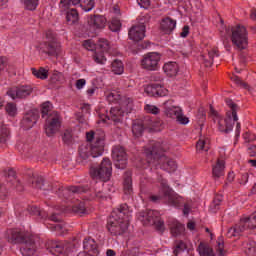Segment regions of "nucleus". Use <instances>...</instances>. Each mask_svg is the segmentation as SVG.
Instances as JSON below:
<instances>
[{
  "instance_id": "nucleus-35",
  "label": "nucleus",
  "mask_w": 256,
  "mask_h": 256,
  "mask_svg": "<svg viewBox=\"0 0 256 256\" xmlns=\"http://www.w3.org/2000/svg\"><path fill=\"white\" fill-rule=\"evenodd\" d=\"M243 251L245 255L256 256V242L253 240H248L243 242Z\"/></svg>"
},
{
  "instance_id": "nucleus-13",
  "label": "nucleus",
  "mask_w": 256,
  "mask_h": 256,
  "mask_svg": "<svg viewBox=\"0 0 256 256\" xmlns=\"http://www.w3.org/2000/svg\"><path fill=\"white\" fill-rule=\"evenodd\" d=\"M144 217L145 225H154L156 231L163 233L165 231V222L161 219V214L157 210H147Z\"/></svg>"
},
{
  "instance_id": "nucleus-36",
  "label": "nucleus",
  "mask_w": 256,
  "mask_h": 256,
  "mask_svg": "<svg viewBox=\"0 0 256 256\" xmlns=\"http://www.w3.org/2000/svg\"><path fill=\"white\" fill-rule=\"evenodd\" d=\"M170 231L173 237H179V235H183L185 233V225L181 224L180 222L175 221L170 226Z\"/></svg>"
},
{
  "instance_id": "nucleus-25",
  "label": "nucleus",
  "mask_w": 256,
  "mask_h": 256,
  "mask_svg": "<svg viewBox=\"0 0 256 256\" xmlns=\"http://www.w3.org/2000/svg\"><path fill=\"white\" fill-rule=\"evenodd\" d=\"M88 25L92 29H105V26L107 25V18L103 15H91L88 18Z\"/></svg>"
},
{
  "instance_id": "nucleus-47",
  "label": "nucleus",
  "mask_w": 256,
  "mask_h": 256,
  "mask_svg": "<svg viewBox=\"0 0 256 256\" xmlns=\"http://www.w3.org/2000/svg\"><path fill=\"white\" fill-rule=\"evenodd\" d=\"M183 111V109L179 107H171L166 109V115L170 117V119H177L180 112Z\"/></svg>"
},
{
  "instance_id": "nucleus-43",
  "label": "nucleus",
  "mask_w": 256,
  "mask_h": 256,
  "mask_svg": "<svg viewBox=\"0 0 256 256\" xmlns=\"http://www.w3.org/2000/svg\"><path fill=\"white\" fill-rule=\"evenodd\" d=\"M29 183H31L34 189H43L45 180L41 176H33L32 178L29 179Z\"/></svg>"
},
{
  "instance_id": "nucleus-24",
  "label": "nucleus",
  "mask_w": 256,
  "mask_h": 256,
  "mask_svg": "<svg viewBox=\"0 0 256 256\" xmlns=\"http://www.w3.org/2000/svg\"><path fill=\"white\" fill-rule=\"evenodd\" d=\"M144 91L149 97H165L167 95V89L160 84H149Z\"/></svg>"
},
{
  "instance_id": "nucleus-29",
  "label": "nucleus",
  "mask_w": 256,
  "mask_h": 256,
  "mask_svg": "<svg viewBox=\"0 0 256 256\" xmlns=\"http://www.w3.org/2000/svg\"><path fill=\"white\" fill-rule=\"evenodd\" d=\"M219 57V50L212 49L208 51L207 54H204L201 56V59L205 65V67H212L213 61H215V58Z\"/></svg>"
},
{
  "instance_id": "nucleus-8",
  "label": "nucleus",
  "mask_w": 256,
  "mask_h": 256,
  "mask_svg": "<svg viewBox=\"0 0 256 256\" xmlns=\"http://www.w3.org/2000/svg\"><path fill=\"white\" fill-rule=\"evenodd\" d=\"M247 229H256V212L242 218L238 224L231 227L227 231V237L229 239H232V237H240L241 233L247 231Z\"/></svg>"
},
{
  "instance_id": "nucleus-16",
  "label": "nucleus",
  "mask_w": 256,
  "mask_h": 256,
  "mask_svg": "<svg viewBox=\"0 0 256 256\" xmlns=\"http://www.w3.org/2000/svg\"><path fill=\"white\" fill-rule=\"evenodd\" d=\"M159 61H161V56L157 52H149L144 55L141 60V66L146 71H157L159 69Z\"/></svg>"
},
{
  "instance_id": "nucleus-42",
  "label": "nucleus",
  "mask_w": 256,
  "mask_h": 256,
  "mask_svg": "<svg viewBox=\"0 0 256 256\" xmlns=\"http://www.w3.org/2000/svg\"><path fill=\"white\" fill-rule=\"evenodd\" d=\"M79 156L83 161H87L91 157V147L89 145L82 144L79 147Z\"/></svg>"
},
{
  "instance_id": "nucleus-19",
  "label": "nucleus",
  "mask_w": 256,
  "mask_h": 256,
  "mask_svg": "<svg viewBox=\"0 0 256 256\" xmlns=\"http://www.w3.org/2000/svg\"><path fill=\"white\" fill-rule=\"evenodd\" d=\"M125 116V111L119 107H113L110 111H106V114H100L102 121H112L114 125H121L123 123V117Z\"/></svg>"
},
{
  "instance_id": "nucleus-45",
  "label": "nucleus",
  "mask_w": 256,
  "mask_h": 256,
  "mask_svg": "<svg viewBox=\"0 0 256 256\" xmlns=\"http://www.w3.org/2000/svg\"><path fill=\"white\" fill-rule=\"evenodd\" d=\"M97 47H98V51L109 53V49H111V44L109 43V40L105 38H100L98 40Z\"/></svg>"
},
{
  "instance_id": "nucleus-34",
  "label": "nucleus",
  "mask_w": 256,
  "mask_h": 256,
  "mask_svg": "<svg viewBox=\"0 0 256 256\" xmlns=\"http://www.w3.org/2000/svg\"><path fill=\"white\" fill-rule=\"evenodd\" d=\"M27 211L39 219H47L49 217V214L45 210L37 207L36 205L28 206Z\"/></svg>"
},
{
  "instance_id": "nucleus-15",
  "label": "nucleus",
  "mask_w": 256,
  "mask_h": 256,
  "mask_svg": "<svg viewBox=\"0 0 256 256\" xmlns=\"http://www.w3.org/2000/svg\"><path fill=\"white\" fill-rule=\"evenodd\" d=\"M150 201H152V203H160V201H166L168 205H171L172 207H179L181 204V199L177 196L171 195V190H168L167 192L159 191L158 194L151 195Z\"/></svg>"
},
{
  "instance_id": "nucleus-41",
  "label": "nucleus",
  "mask_w": 256,
  "mask_h": 256,
  "mask_svg": "<svg viewBox=\"0 0 256 256\" xmlns=\"http://www.w3.org/2000/svg\"><path fill=\"white\" fill-rule=\"evenodd\" d=\"M106 52H102L100 50H97L93 54V60L97 65H105L107 63V57L105 56Z\"/></svg>"
},
{
  "instance_id": "nucleus-23",
  "label": "nucleus",
  "mask_w": 256,
  "mask_h": 256,
  "mask_svg": "<svg viewBox=\"0 0 256 256\" xmlns=\"http://www.w3.org/2000/svg\"><path fill=\"white\" fill-rule=\"evenodd\" d=\"M6 179H7V187H10L11 189H16V191H23V184L17 179V174L15 173V170L9 169L6 173Z\"/></svg>"
},
{
  "instance_id": "nucleus-11",
  "label": "nucleus",
  "mask_w": 256,
  "mask_h": 256,
  "mask_svg": "<svg viewBox=\"0 0 256 256\" xmlns=\"http://www.w3.org/2000/svg\"><path fill=\"white\" fill-rule=\"evenodd\" d=\"M48 251L52 255H67L73 251V244L67 241L51 240L48 242Z\"/></svg>"
},
{
  "instance_id": "nucleus-12",
  "label": "nucleus",
  "mask_w": 256,
  "mask_h": 256,
  "mask_svg": "<svg viewBox=\"0 0 256 256\" xmlns=\"http://www.w3.org/2000/svg\"><path fill=\"white\" fill-rule=\"evenodd\" d=\"M44 129L47 137H53L61 129V115L58 112L50 113L47 116Z\"/></svg>"
},
{
  "instance_id": "nucleus-44",
  "label": "nucleus",
  "mask_w": 256,
  "mask_h": 256,
  "mask_svg": "<svg viewBox=\"0 0 256 256\" xmlns=\"http://www.w3.org/2000/svg\"><path fill=\"white\" fill-rule=\"evenodd\" d=\"M22 3L26 11H36L39 7V0H22Z\"/></svg>"
},
{
  "instance_id": "nucleus-52",
  "label": "nucleus",
  "mask_w": 256,
  "mask_h": 256,
  "mask_svg": "<svg viewBox=\"0 0 256 256\" xmlns=\"http://www.w3.org/2000/svg\"><path fill=\"white\" fill-rule=\"evenodd\" d=\"M217 253L219 256H225V242L223 236L218 237L217 239Z\"/></svg>"
},
{
  "instance_id": "nucleus-5",
  "label": "nucleus",
  "mask_w": 256,
  "mask_h": 256,
  "mask_svg": "<svg viewBox=\"0 0 256 256\" xmlns=\"http://www.w3.org/2000/svg\"><path fill=\"white\" fill-rule=\"evenodd\" d=\"M8 241L14 245L19 243L20 253L23 256H33L35 251H37V246L35 245V238L32 235L25 234L18 229H11L8 231Z\"/></svg>"
},
{
  "instance_id": "nucleus-9",
  "label": "nucleus",
  "mask_w": 256,
  "mask_h": 256,
  "mask_svg": "<svg viewBox=\"0 0 256 256\" xmlns=\"http://www.w3.org/2000/svg\"><path fill=\"white\" fill-rule=\"evenodd\" d=\"M60 44L57 41V34L53 30H47L45 33V41L40 43V51L53 57L57 55L59 51Z\"/></svg>"
},
{
  "instance_id": "nucleus-56",
  "label": "nucleus",
  "mask_w": 256,
  "mask_h": 256,
  "mask_svg": "<svg viewBox=\"0 0 256 256\" xmlns=\"http://www.w3.org/2000/svg\"><path fill=\"white\" fill-rule=\"evenodd\" d=\"M177 123L180 125H187L189 123V117L183 115V110H181L180 114H178V117H176Z\"/></svg>"
},
{
  "instance_id": "nucleus-17",
  "label": "nucleus",
  "mask_w": 256,
  "mask_h": 256,
  "mask_svg": "<svg viewBox=\"0 0 256 256\" xmlns=\"http://www.w3.org/2000/svg\"><path fill=\"white\" fill-rule=\"evenodd\" d=\"M155 127V122L150 116H146L143 120H135L132 125V133L134 137H141L145 129Z\"/></svg>"
},
{
  "instance_id": "nucleus-46",
  "label": "nucleus",
  "mask_w": 256,
  "mask_h": 256,
  "mask_svg": "<svg viewBox=\"0 0 256 256\" xmlns=\"http://www.w3.org/2000/svg\"><path fill=\"white\" fill-rule=\"evenodd\" d=\"M222 202H223V196H220V195L215 196L212 203L210 204V211L212 213H217V211H219V207H221Z\"/></svg>"
},
{
  "instance_id": "nucleus-38",
  "label": "nucleus",
  "mask_w": 256,
  "mask_h": 256,
  "mask_svg": "<svg viewBox=\"0 0 256 256\" xmlns=\"http://www.w3.org/2000/svg\"><path fill=\"white\" fill-rule=\"evenodd\" d=\"M31 71H32V75H34L36 79H41L42 81H45V79L49 77V70L43 67H40L39 69L32 68Z\"/></svg>"
},
{
  "instance_id": "nucleus-61",
  "label": "nucleus",
  "mask_w": 256,
  "mask_h": 256,
  "mask_svg": "<svg viewBox=\"0 0 256 256\" xmlns=\"http://www.w3.org/2000/svg\"><path fill=\"white\" fill-rule=\"evenodd\" d=\"M185 249H187V244H185V242L180 240L176 243V250L177 251H185Z\"/></svg>"
},
{
  "instance_id": "nucleus-28",
  "label": "nucleus",
  "mask_w": 256,
  "mask_h": 256,
  "mask_svg": "<svg viewBox=\"0 0 256 256\" xmlns=\"http://www.w3.org/2000/svg\"><path fill=\"white\" fill-rule=\"evenodd\" d=\"M225 176V161L217 160L216 164L212 167V177L214 181L221 179Z\"/></svg>"
},
{
  "instance_id": "nucleus-49",
  "label": "nucleus",
  "mask_w": 256,
  "mask_h": 256,
  "mask_svg": "<svg viewBox=\"0 0 256 256\" xmlns=\"http://www.w3.org/2000/svg\"><path fill=\"white\" fill-rule=\"evenodd\" d=\"M144 111L150 115H159V113H161V109L153 104H146L144 106Z\"/></svg>"
},
{
  "instance_id": "nucleus-60",
  "label": "nucleus",
  "mask_w": 256,
  "mask_h": 256,
  "mask_svg": "<svg viewBox=\"0 0 256 256\" xmlns=\"http://www.w3.org/2000/svg\"><path fill=\"white\" fill-rule=\"evenodd\" d=\"M247 153L249 157H256V146L253 144H249L247 146Z\"/></svg>"
},
{
  "instance_id": "nucleus-50",
  "label": "nucleus",
  "mask_w": 256,
  "mask_h": 256,
  "mask_svg": "<svg viewBox=\"0 0 256 256\" xmlns=\"http://www.w3.org/2000/svg\"><path fill=\"white\" fill-rule=\"evenodd\" d=\"M62 141L64 145H73V133L69 130H65L62 135Z\"/></svg>"
},
{
  "instance_id": "nucleus-39",
  "label": "nucleus",
  "mask_w": 256,
  "mask_h": 256,
  "mask_svg": "<svg viewBox=\"0 0 256 256\" xmlns=\"http://www.w3.org/2000/svg\"><path fill=\"white\" fill-rule=\"evenodd\" d=\"M66 21L68 25H75L79 21V12L77 9H71L66 13Z\"/></svg>"
},
{
  "instance_id": "nucleus-22",
  "label": "nucleus",
  "mask_w": 256,
  "mask_h": 256,
  "mask_svg": "<svg viewBox=\"0 0 256 256\" xmlns=\"http://www.w3.org/2000/svg\"><path fill=\"white\" fill-rule=\"evenodd\" d=\"M38 119H39V114L33 111H29L24 115L23 119L21 120L20 126L22 129H24V131H29V129H33Z\"/></svg>"
},
{
  "instance_id": "nucleus-6",
  "label": "nucleus",
  "mask_w": 256,
  "mask_h": 256,
  "mask_svg": "<svg viewBox=\"0 0 256 256\" xmlns=\"http://www.w3.org/2000/svg\"><path fill=\"white\" fill-rule=\"evenodd\" d=\"M86 141L93 142L90 147L91 157H101L105 152V132L103 130L90 131L86 133Z\"/></svg>"
},
{
  "instance_id": "nucleus-18",
  "label": "nucleus",
  "mask_w": 256,
  "mask_h": 256,
  "mask_svg": "<svg viewBox=\"0 0 256 256\" xmlns=\"http://www.w3.org/2000/svg\"><path fill=\"white\" fill-rule=\"evenodd\" d=\"M112 158L114 159L116 169H126L127 152L123 146H114L112 149Z\"/></svg>"
},
{
  "instance_id": "nucleus-20",
  "label": "nucleus",
  "mask_w": 256,
  "mask_h": 256,
  "mask_svg": "<svg viewBox=\"0 0 256 256\" xmlns=\"http://www.w3.org/2000/svg\"><path fill=\"white\" fill-rule=\"evenodd\" d=\"M33 93V87L29 85L19 86L16 88H12L7 91V96L11 97V99H25L29 97Z\"/></svg>"
},
{
  "instance_id": "nucleus-33",
  "label": "nucleus",
  "mask_w": 256,
  "mask_h": 256,
  "mask_svg": "<svg viewBox=\"0 0 256 256\" xmlns=\"http://www.w3.org/2000/svg\"><path fill=\"white\" fill-rule=\"evenodd\" d=\"M196 251L200 256H215L213 248H211L207 242H200Z\"/></svg>"
},
{
  "instance_id": "nucleus-64",
  "label": "nucleus",
  "mask_w": 256,
  "mask_h": 256,
  "mask_svg": "<svg viewBox=\"0 0 256 256\" xmlns=\"http://www.w3.org/2000/svg\"><path fill=\"white\" fill-rule=\"evenodd\" d=\"M189 36V26H184L182 32L180 33V37H188Z\"/></svg>"
},
{
  "instance_id": "nucleus-37",
  "label": "nucleus",
  "mask_w": 256,
  "mask_h": 256,
  "mask_svg": "<svg viewBox=\"0 0 256 256\" xmlns=\"http://www.w3.org/2000/svg\"><path fill=\"white\" fill-rule=\"evenodd\" d=\"M111 71L114 75H122L125 71V67L123 66V62L119 59H115L111 63Z\"/></svg>"
},
{
  "instance_id": "nucleus-40",
  "label": "nucleus",
  "mask_w": 256,
  "mask_h": 256,
  "mask_svg": "<svg viewBox=\"0 0 256 256\" xmlns=\"http://www.w3.org/2000/svg\"><path fill=\"white\" fill-rule=\"evenodd\" d=\"M158 181H159V183H160V185H161L160 191H161L162 193H167V191H170L172 197H177V194H175V191H173V189H171V187H169V184H168V182H167V179L163 178V176H160V177L158 178Z\"/></svg>"
},
{
  "instance_id": "nucleus-7",
  "label": "nucleus",
  "mask_w": 256,
  "mask_h": 256,
  "mask_svg": "<svg viewBox=\"0 0 256 256\" xmlns=\"http://www.w3.org/2000/svg\"><path fill=\"white\" fill-rule=\"evenodd\" d=\"M112 175L113 163L109 158H103L99 167L90 168V177L96 181H103V183H107V181L111 180Z\"/></svg>"
},
{
  "instance_id": "nucleus-10",
  "label": "nucleus",
  "mask_w": 256,
  "mask_h": 256,
  "mask_svg": "<svg viewBox=\"0 0 256 256\" xmlns=\"http://www.w3.org/2000/svg\"><path fill=\"white\" fill-rule=\"evenodd\" d=\"M231 41L238 49H247L249 44V32L242 25H237L231 28Z\"/></svg>"
},
{
  "instance_id": "nucleus-21",
  "label": "nucleus",
  "mask_w": 256,
  "mask_h": 256,
  "mask_svg": "<svg viewBox=\"0 0 256 256\" xmlns=\"http://www.w3.org/2000/svg\"><path fill=\"white\" fill-rule=\"evenodd\" d=\"M128 37L131 41H135L136 43L143 41V39H145V25L138 24L132 26L128 31Z\"/></svg>"
},
{
  "instance_id": "nucleus-32",
  "label": "nucleus",
  "mask_w": 256,
  "mask_h": 256,
  "mask_svg": "<svg viewBox=\"0 0 256 256\" xmlns=\"http://www.w3.org/2000/svg\"><path fill=\"white\" fill-rule=\"evenodd\" d=\"M123 191L125 195H131L133 193V179L131 178V172H125Z\"/></svg>"
},
{
  "instance_id": "nucleus-3",
  "label": "nucleus",
  "mask_w": 256,
  "mask_h": 256,
  "mask_svg": "<svg viewBox=\"0 0 256 256\" xmlns=\"http://www.w3.org/2000/svg\"><path fill=\"white\" fill-rule=\"evenodd\" d=\"M144 154L149 165H160V169L168 173L177 171V162L163 154L160 142H152L150 147L144 149Z\"/></svg>"
},
{
  "instance_id": "nucleus-63",
  "label": "nucleus",
  "mask_w": 256,
  "mask_h": 256,
  "mask_svg": "<svg viewBox=\"0 0 256 256\" xmlns=\"http://www.w3.org/2000/svg\"><path fill=\"white\" fill-rule=\"evenodd\" d=\"M7 195V187L5 185H0V199H5Z\"/></svg>"
},
{
  "instance_id": "nucleus-51",
  "label": "nucleus",
  "mask_w": 256,
  "mask_h": 256,
  "mask_svg": "<svg viewBox=\"0 0 256 256\" xmlns=\"http://www.w3.org/2000/svg\"><path fill=\"white\" fill-rule=\"evenodd\" d=\"M109 29L113 31V33H117V31L121 30V21L119 19L113 18L109 22Z\"/></svg>"
},
{
  "instance_id": "nucleus-30",
  "label": "nucleus",
  "mask_w": 256,
  "mask_h": 256,
  "mask_svg": "<svg viewBox=\"0 0 256 256\" xmlns=\"http://www.w3.org/2000/svg\"><path fill=\"white\" fill-rule=\"evenodd\" d=\"M9 139H11V131L3 124V119L0 116V143L5 145Z\"/></svg>"
},
{
  "instance_id": "nucleus-26",
  "label": "nucleus",
  "mask_w": 256,
  "mask_h": 256,
  "mask_svg": "<svg viewBox=\"0 0 256 256\" xmlns=\"http://www.w3.org/2000/svg\"><path fill=\"white\" fill-rule=\"evenodd\" d=\"M175 27H177V21L173 20L171 17H166L162 19L160 23V29L166 35H171V33L175 31Z\"/></svg>"
},
{
  "instance_id": "nucleus-59",
  "label": "nucleus",
  "mask_w": 256,
  "mask_h": 256,
  "mask_svg": "<svg viewBox=\"0 0 256 256\" xmlns=\"http://www.w3.org/2000/svg\"><path fill=\"white\" fill-rule=\"evenodd\" d=\"M100 199V201H105L107 199V196L104 194L103 191H97L95 190L94 196L91 197V199Z\"/></svg>"
},
{
  "instance_id": "nucleus-55",
  "label": "nucleus",
  "mask_w": 256,
  "mask_h": 256,
  "mask_svg": "<svg viewBox=\"0 0 256 256\" xmlns=\"http://www.w3.org/2000/svg\"><path fill=\"white\" fill-rule=\"evenodd\" d=\"M107 101L109 103H119V101H121V95L117 92H111L108 96H107Z\"/></svg>"
},
{
  "instance_id": "nucleus-58",
  "label": "nucleus",
  "mask_w": 256,
  "mask_h": 256,
  "mask_svg": "<svg viewBox=\"0 0 256 256\" xmlns=\"http://www.w3.org/2000/svg\"><path fill=\"white\" fill-rule=\"evenodd\" d=\"M137 3L141 9H148L151 7V0H137Z\"/></svg>"
},
{
  "instance_id": "nucleus-2",
  "label": "nucleus",
  "mask_w": 256,
  "mask_h": 256,
  "mask_svg": "<svg viewBox=\"0 0 256 256\" xmlns=\"http://www.w3.org/2000/svg\"><path fill=\"white\" fill-rule=\"evenodd\" d=\"M52 191H56L60 199H64V201H67L68 203H74L71 206L73 213H76L77 215H85V213H87V209L85 208V202L79 201L78 197L80 195H83V193H87V191H89V187L69 186L65 188L59 186L58 190H55V188H53Z\"/></svg>"
},
{
  "instance_id": "nucleus-1",
  "label": "nucleus",
  "mask_w": 256,
  "mask_h": 256,
  "mask_svg": "<svg viewBox=\"0 0 256 256\" xmlns=\"http://www.w3.org/2000/svg\"><path fill=\"white\" fill-rule=\"evenodd\" d=\"M129 217H131V210L126 203L120 204L115 208L108 219L107 229L111 235H123L129 229Z\"/></svg>"
},
{
  "instance_id": "nucleus-27",
  "label": "nucleus",
  "mask_w": 256,
  "mask_h": 256,
  "mask_svg": "<svg viewBox=\"0 0 256 256\" xmlns=\"http://www.w3.org/2000/svg\"><path fill=\"white\" fill-rule=\"evenodd\" d=\"M83 247H84V251H87L88 253H90V255L92 256L99 255V246L97 245V242L95 241V239L91 237L85 238L83 241Z\"/></svg>"
},
{
  "instance_id": "nucleus-54",
  "label": "nucleus",
  "mask_w": 256,
  "mask_h": 256,
  "mask_svg": "<svg viewBox=\"0 0 256 256\" xmlns=\"http://www.w3.org/2000/svg\"><path fill=\"white\" fill-rule=\"evenodd\" d=\"M51 109H53V105L51 104V102H44L42 104V118L44 119V117H49V112L51 111Z\"/></svg>"
},
{
  "instance_id": "nucleus-62",
  "label": "nucleus",
  "mask_w": 256,
  "mask_h": 256,
  "mask_svg": "<svg viewBox=\"0 0 256 256\" xmlns=\"http://www.w3.org/2000/svg\"><path fill=\"white\" fill-rule=\"evenodd\" d=\"M87 84V80H85V79H78L77 81H76V89H79V90H81V89H83V86L84 85H86Z\"/></svg>"
},
{
  "instance_id": "nucleus-14",
  "label": "nucleus",
  "mask_w": 256,
  "mask_h": 256,
  "mask_svg": "<svg viewBox=\"0 0 256 256\" xmlns=\"http://www.w3.org/2000/svg\"><path fill=\"white\" fill-rule=\"evenodd\" d=\"M71 5H79L85 13H89L95 8V0H60V9L62 11H67Z\"/></svg>"
},
{
  "instance_id": "nucleus-53",
  "label": "nucleus",
  "mask_w": 256,
  "mask_h": 256,
  "mask_svg": "<svg viewBox=\"0 0 256 256\" xmlns=\"http://www.w3.org/2000/svg\"><path fill=\"white\" fill-rule=\"evenodd\" d=\"M196 149L197 151H209V142L203 139L198 140V142L196 143Z\"/></svg>"
},
{
  "instance_id": "nucleus-57",
  "label": "nucleus",
  "mask_w": 256,
  "mask_h": 256,
  "mask_svg": "<svg viewBox=\"0 0 256 256\" xmlns=\"http://www.w3.org/2000/svg\"><path fill=\"white\" fill-rule=\"evenodd\" d=\"M84 49H87L88 51H93L94 49H97L96 44L93 40H85L83 42Z\"/></svg>"
},
{
  "instance_id": "nucleus-31",
  "label": "nucleus",
  "mask_w": 256,
  "mask_h": 256,
  "mask_svg": "<svg viewBox=\"0 0 256 256\" xmlns=\"http://www.w3.org/2000/svg\"><path fill=\"white\" fill-rule=\"evenodd\" d=\"M163 71L168 77H175L179 73V65L176 62L164 64Z\"/></svg>"
},
{
  "instance_id": "nucleus-4",
  "label": "nucleus",
  "mask_w": 256,
  "mask_h": 256,
  "mask_svg": "<svg viewBox=\"0 0 256 256\" xmlns=\"http://www.w3.org/2000/svg\"><path fill=\"white\" fill-rule=\"evenodd\" d=\"M225 103L229 108L226 112L227 118L223 119V116L219 115V112L213 109V106L210 107V115L214 123H218L219 131L222 133H231V131H233V125H235V122L239 121V117L237 116L239 106L229 98L225 99Z\"/></svg>"
},
{
  "instance_id": "nucleus-48",
  "label": "nucleus",
  "mask_w": 256,
  "mask_h": 256,
  "mask_svg": "<svg viewBox=\"0 0 256 256\" xmlns=\"http://www.w3.org/2000/svg\"><path fill=\"white\" fill-rule=\"evenodd\" d=\"M5 109H6V113L10 117H15V115H17V104L16 103H13V102L7 103L5 106Z\"/></svg>"
}]
</instances>
